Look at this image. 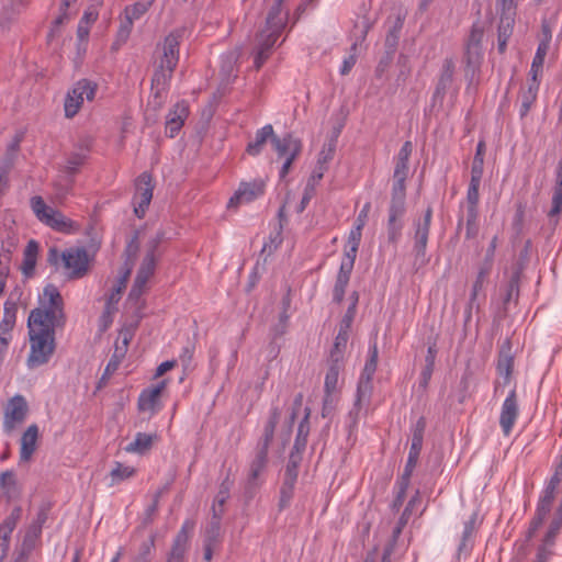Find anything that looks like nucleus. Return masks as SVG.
Instances as JSON below:
<instances>
[{"mask_svg":"<svg viewBox=\"0 0 562 562\" xmlns=\"http://www.w3.org/2000/svg\"><path fill=\"white\" fill-rule=\"evenodd\" d=\"M480 184H481V182L470 181V184L468 188V193H467V200H468L469 206L477 205L479 199H480V194H479Z\"/></svg>","mask_w":562,"mask_h":562,"instance_id":"nucleus-60","label":"nucleus"},{"mask_svg":"<svg viewBox=\"0 0 562 562\" xmlns=\"http://www.w3.org/2000/svg\"><path fill=\"white\" fill-rule=\"evenodd\" d=\"M348 338H349V331L339 329V331L335 338L334 347L330 351V360L331 361L341 362L342 357H344V351L347 346Z\"/></svg>","mask_w":562,"mask_h":562,"instance_id":"nucleus-41","label":"nucleus"},{"mask_svg":"<svg viewBox=\"0 0 562 562\" xmlns=\"http://www.w3.org/2000/svg\"><path fill=\"white\" fill-rule=\"evenodd\" d=\"M544 59H546L544 57L538 56L535 54L532 63H531L530 71H529L530 80H539L540 81V79L542 77V72H543Z\"/></svg>","mask_w":562,"mask_h":562,"instance_id":"nucleus-53","label":"nucleus"},{"mask_svg":"<svg viewBox=\"0 0 562 562\" xmlns=\"http://www.w3.org/2000/svg\"><path fill=\"white\" fill-rule=\"evenodd\" d=\"M555 497V490L552 487H544L542 492V496L540 497L538 507H537V518L535 520V528H537L546 518L551 509V505Z\"/></svg>","mask_w":562,"mask_h":562,"instance_id":"nucleus-34","label":"nucleus"},{"mask_svg":"<svg viewBox=\"0 0 562 562\" xmlns=\"http://www.w3.org/2000/svg\"><path fill=\"white\" fill-rule=\"evenodd\" d=\"M86 156L83 154H72L67 159L66 173L74 176L78 168L82 165Z\"/></svg>","mask_w":562,"mask_h":562,"instance_id":"nucleus-58","label":"nucleus"},{"mask_svg":"<svg viewBox=\"0 0 562 562\" xmlns=\"http://www.w3.org/2000/svg\"><path fill=\"white\" fill-rule=\"evenodd\" d=\"M378 367V346L376 342H372L368 349V359L364 363L363 370L360 374L356 398L353 406L350 409L348 417L352 425L358 423L359 416L363 409H367L373 391L372 379Z\"/></svg>","mask_w":562,"mask_h":562,"instance_id":"nucleus-6","label":"nucleus"},{"mask_svg":"<svg viewBox=\"0 0 562 562\" xmlns=\"http://www.w3.org/2000/svg\"><path fill=\"white\" fill-rule=\"evenodd\" d=\"M38 244L31 239L23 254V262H22V272L25 277H31L34 273L37 255H38Z\"/></svg>","mask_w":562,"mask_h":562,"instance_id":"nucleus-32","label":"nucleus"},{"mask_svg":"<svg viewBox=\"0 0 562 562\" xmlns=\"http://www.w3.org/2000/svg\"><path fill=\"white\" fill-rule=\"evenodd\" d=\"M296 480L293 479H285L283 480V484L281 486L280 491V507H285L290 504L293 493H294V486H295Z\"/></svg>","mask_w":562,"mask_h":562,"instance_id":"nucleus-48","label":"nucleus"},{"mask_svg":"<svg viewBox=\"0 0 562 562\" xmlns=\"http://www.w3.org/2000/svg\"><path fill=\"white\" fill-rule=\"evenodd\" d=\"M282 1L283 0H276V3L268 13L266 26L257 37L254 60L256 69H259L269 58L272 47L285 26L286 13L282 11Z\"/></svg>","mask_w":562,"mask_h":562,"instance_id":"nucleus-4","label":"nucleus"},{"mask_svg":"<svg viewBox=\"0 0 562 562\" xmlns=\"http://www.w3.org/2000/svg\"><path fill=\"white\" fill-rule=\"evenodd\" d=\"M135 473V469L133 467L124 465L120 462L115 463V467L112 469L111 476V486L119 484L120 482L133 476Z\"/></svg>","mask_w":562,"mask_h":562,"instance_id":"nucleus-43","label":"nucleus"},{"mask_svg":"<svg viewBox=\"0 0 562 562\" xmlns=\"http://www.w3.org/2000/svg\"><path fill=\"white\" fill-rule=\"evenodd\" d=\"M342 368L341 362L331 361V364L329 366L326 375H325V382H324V390L325 395L323 400V409L322 415L324 417L328 416L331 411L335 408L337 402H338V395H339V373Z\"/></svg>","mask_w":562,"mask_h":562,"instance_id":"nucleus-10","label":"nucleus"},{"mask_svg":"<svg viewBox=\"0 0 562 562\" xmlns=\"http://www.w3.org/2000/svg\"><path fill=\"white\" fill-rule=\"evenodd\" d=\"M272 145L278 156L284 159L290 155L296 157L302 148L301 142L292 135H286L282 138L274 135L272 138Z\"/></svg>","mask_w":562,"mask_h":562,"instance_id":"nucleus-22","label":"nucleus"},{"mask_svg":"<svg viewBox=\"0 0 562 562\" xmlns=\"http://www.w3.org/2000/svg\"><path fill=\"white\" fill-rule=\"evenodd\" d=\"M165 238V232L157 231L145 245V252L127 297V302L136 307H139L140 297L147 290L149 279L155 273L156 265L162 254L160 244Z\"/></svg>","mask_w":562,"mask_h":562,"instance_id":"nucleus-2","label":"nucleus"},{"mask_svg":"<svg viewBox=\"0 0 562 562\" xmlns=\"http://www.w3.org/2000/svg\"><path fill=\"white\" fill-rule=\"evenodd\" d=\"M155 438V435L137 432L134 440L131 441L124 449L130 453L144 454L150 450Z\"/></svg>","mask_w":562,"mask_h":562,"instance_id":"nucleus-31","label":"nucleus"},{"mask_svg":"<svg viewBox=\"0 0 562 562\" xmlns=\"http://www.w3.org/2000/svg\"><path fill=\"white\" fill-rule=\"evenodd\" d=\"M194 524L187 520L180 531L177 533L172 548L167 557L166 562H186V553L188 550L190 532L193 530Z\"/></svg>","mask_w":562,"mask_h":562,"instance_id":"nucleus-17","label":"nucleus"},{"mask_svg":"<svg viewBox=\"0 0 562 562\" xmlns=\"http://www.w3.org/2000/svg\"><path fill=\"white\" fill-rule=\"evenodd\" d=\"M44 225L60 233H70L74 228V222L66 217L60 211L54 207L49 215V218Z\"/></svg>","mask_w":562,"mask_h":562,"instance_id":"nucleus-35","label":"nucleus"},{"mask_svg":"<svg viewBox=\"0 0 562 562\" xmlns=\"http://www.w3.org/2000/svg\"><path fill=\"white\" fill-rule=\"evenodd\" d=\"M538 38H539V43H538V47L536 49V55L542 56L546 58V56L550 49V45H551V41H552V27L547 20H543L541 22V31H540Z\"/></svg>","mask_w":562,"mask_h":562,"instance_id":"nucleus-38","label":"nucleus"},{"mask_svg":"<svg viewBox=\"0 0 562 562\" xmlns=\"http://www.w3.org/2000/svg\"><path fill=\"white\" fill-rule=\"evenodd\" d=\"M456 70V64L453 59L446 58L442 64L441 74L437 83L436 94H443L446 90L451 86L453 75Z\"/></svg>","mask_w":562,"mask_h":562,"instance_id":"nucleus-33","label":"nucleus"},{"mask_svg":"<svg viewBox=\"0 0 562 562\" xmlns=\"http://www.w3.org/2000/svg\"><path fill=\"white\" fill-rule=\"evenodd\" d=\"M308 416H310V411L306 408L305 416H304L303 420L300 423L299 428H297V436H296V439L294 442V449L296 451H301L305 448L306 437H307V432H308V428H307Z\"/></svg>","mask_w":562,"mask_h":562,"instance_id":"nucleus-49","label":"nucleus"},{"mask_svg":"<svg viewBox=\"0 0 562 562\" xmlns=\"http://www.w3.org/2000/svg\"><path fill=\"white\" fill-rule=\"evenodd\" d=\"M30 206L33 211L35 217L42 223L45 224L49 218V215L53 211V207L47 205L44 199L40 195H34L30 199Z\"/></svg>","mask_w":562,"mask_h":562,"instance_id":"nucleus-39","label":"nucleus"},{"mask_svg":"<svg viewBox=\"0 0 562 562\" xmlns=\"http://www.w3.org/2000/svg\"><path fill=\"white\" fill-rule=\"evenodd\" d=\"M336 143L335 139L324 145L317 159L318 166H326L333 159L335 153Z\"/></svg>","mask_w":562,"mask_h":562,"instance_id":"nucleus-51","label":"nucleus"},{"mask_svg":"<svg viewBox=\"0 0 562 562\" xmlns=\"http://www.w3.org/2000/svg\"><path fill=\"white\" fill-rule=\"evenodd\" d=\"M124 357V348H119V345H116L114 353L105 367L102 380L108 379L117 370Z\"/></svg>","mask_w":562,"mask_h":562,"instance_id":"nucleus-44","label":"nucleus"},{"mask_svg":"<svg viewBox=\"0 0 562 562\" xmlns=\"http://www.w3.org/2000/svg\"><path fill=\"white\" fill-rule=\"evenodd\" d=\"M516 16L499 15L497 27V49L501 54L505 53L508 40L510 38Z\"/></svg>","mask_w":562,"mask_h":562,"instance_id":"nucleus-27","label":"nucleus"},{"mask_svg":"<svg viewBox=\"0 0 562 562\" xmlns=\"http://www.w3.org/2000/svg\"><path fill=\"white\" fill-rule=\"evenodd\" d=\"M40 439V428L36 424H31L24 430L20 439V462L27 463L37 449Z\"/></svg>","mask_w":562,"mask_h":562,"instance_id":"nucleus-19","label":"nucleus"},{"mask_svg":"<svg viewBox=\"0 0 562 562\" xmlns=\"http://www.w3.org/2000/svg\"><path fill=\"white\" fill-rule=\"evenodd\" d=\"M166 386L167 381L162 380L143 390L138 396V409L143 413H147L149 417L157 414L161 408L160 396Z\"/></svg>","mask_w":562,"mask_h":562,"instance_id":"nucleus-15","label":"nucleus"},{"mask_svg":"<svg viewBox=\"0 0 562 562\" xmlns=\"http://www.w3.org/2000/svg\"><path fill=\"white\" fill-rule=\"evenodd\" d=\"M274 137V131L271 124H267L259 128L256 134L255 138L248 143L246 151L250 156H258L262 149L268 139H271Z\"/></svg>","mask_w":562,"mask_h":562,"instance_id":"nucleus-26","label":"nucleus"},{"mask_svg":"<svg viewBox=\"0 0 562 562\" xmlns=\"http://www.w3.org/2000/svg\"><path fill=\"white\" fill-rule=\"evenodd\" d=\"M0 488L9 498H16L20 494L15 475L12 471H4L0 474Z\"/></svg>","mask_w":562,"mask_h":562,"instance_id":"nucleus-37","label":"nucleus"},{"mask_svg":"<svg viewBox=\"0 0 562 562\" xmlns=\"http://www.w3.org/2000/svg\"><path fill=\"white\" fill-rule=\"evenodd\" d=\"M15 308L10 306L9 302L4 304L3 317L0 322V334L12 335V330L15 325Z\"/></svg>","mask_w":562,"mask_h":562,"instance_id":"nucleus-42","label":"nucleus"},{"mask_svg":"<svg viewBox=\"0 0 562 562\" xmlns=\"http://www.w3.org/2000/svg\"><path fill=\"white\" fill-rule=\"evenodd\" d=\"M422 447H423V445L416 443V442H412V445H411L406 465H405L404 473H403L402 480H401V491H400L398 499L403 498L404 493L409 484V479H411L412 473L417 464Z\"/></svg>","mask_w":562,"mask_h":562,"instance_id":"nucleus-25","label":"nucleus"},{"mask_svg":"<svg viewBox=\"0 0 562 562\" xmlns=\"http://www.w3.org/2000/svg\"><path fill=\"white\" fill-rule=\"evenodd\" d=\"M405 213V199L392 196L387 221L389 240L395 243L401 236L403 224L401 218Z\"/></svg>","mask_w":562,"mask_h":562,"instance_id":"nucleus-18","label":"nucleus"},{"mask_svg":"<svg viewBox=\"0 0 562 562\" xmlns=\"http://www.w3.org/2000/svg\"><path fill=\"white\" fill-rule=\"evenodd\" d=\"M513 369V358L508 355H501L497 362V371L506 379L509 378Z\"/></svg>","mask_w":562,"mask_h":562,"instance_id":"nucleus-55","label":"nucleus"},{"mask_svg":"<svg viewBox=\"0 0 562 562\" xmlns=\"http://www.w3.org/2000/svg\"><path fill=\"white\" fill-rule=\"evenodd\" d=\"M484 37L483 30L473 25L471 29L470 35L465 43V52H464V64H465V77L473 79L475 74L479 71L480 66L483 60V47L482 42Z\"/></svg>","mask_w":562,"mask_h":562,"instance_id":"nucleus-8","label":"nucleus"},{"mask_svg":"<svg viewBox=\"0 0 562 562\" xmlns=\"http://www.w3.org/2000/svg\"><path fill=\"white\" fill-rule=\"evenodd\" d=\"M66 324L64 300L58 288L46 284L38 294L37 306L27 317L30 350L25 360L29 370L47 364L53 358L57 342L56 331Z\"/></svg>","mask_w":562,"mask_h":562,"instance_id":"nucleus-1","label":"nucleus"},{"mask_svg":"<svg viewBox=\"0 0 562 562\" xmlns=\"http://www.w3.org/2000/svg\"><path fill=\"white\" fill-rule=\"evenodd\" d=\"M15 528V517H8L0 525V539L10 540L11 533Z\"/></svg>","mask_w":562,"mask_h":562,"instance_id":"nucleus-61","label":"nucleus"},{"mask_svg":"<svg viewBox=\"0 0 562 562\" xmlns=\"http://www.w3.org/2000/svg\"><path fill=\"white\" fill-rule=\"evenodd\" d=\"M74 184V176L65 173L63 176H59L54 181V189H55V201L57 203H63V201L66 199V196L71 192Z\"/></svg>","mask_w":562,"mask_h":562,"instance_id":"nucleus-36","label":"nucleus"},{"mask_svg":"<svg viewBox=\"0 0 562 562\" xmlns=\"http://www.w3.org/2000/svg\"><path fill=\"white\" fill-rule=\"evenodd\" d=\"M370 210H371V203L370 202L364 203L356 218L355 227H359V228L363 229V227L367 224Z\"/></svg>","mask_w":562,"mask_h":562,"instance_id":"nucleus-63","label":"nucleus"},{"mask_svg":"<svg viewBox=\"0 0 562 562\" xmlns=\"http://www.w3.org/2000/svg\"><path fill=\"white\" fill-rule=\"evenodd\" d=\"M218 532H220V525H218V521H216L212 525V529H211L212 535L207 536V538L205 539V543H204L203 559L206 562H210L212 560L213 548L217 541L216 537L218 536Z\"/></svg>","mask_w":562,"mask_h":562,"instance_id":"nucleus-46","label":"nucleus"},{"mask_svg":"<svg viewBox=\"0 0 562 562\" xmlns=\"http://www.w3.org/2000/svg\"><path fill=\"white\" fill-rule=\"evenodd\" d=\"M378 367V346L376 342H372L368 349V359L364 363L363 370L360 374L356 398L353 406L350 409L348 417L352 425L358 423L359 416L363 409H367L373 391L372 379Z\"/></svg>","mask_w":562,"mask_h":562,"instance_id":"nucleus-5","label":"nucleus"},{"mask_svg":"<svg viewBox=\"0 0 562 562\" xmlns=\"http://www.w3.org/2000/svg\"><path fill=\"white\" fill-rule=\"evenodd\" d=\"M61 261L70 278H81L88 271L89 256L85 248H69L61 252Z\"/></svg>","mask_w":562,"mask_h":562,"instance_id":"nucleus-12","label":"nucleus"},{"mask_svg":"<svg viewBox=\"0 0 562 562\" xmlns=\"http://www.w3.org/2000/svg\"><path fill=\"white\" fill-rule=\"evenodd\" d=\"M265 192V183L261 180L251 182H241L234 195L227 203L228 209H236L241 204H247L261 196Z\"/></svg>","mask_w":562,"mask_h":562,"instance_id":"nucleus-16","label":"nucleus"},{"mask_svg":"<svg viewBox=\"0 0 562 562\" xmlns=\"http://www.w3.org/2000/svg\"><path fill=\"white\" fill-rule=\"evenodd\" d=\"M189 115V108L186 101L177 102L172 109H170L166 117V134L173 138L184 124Z\"/></svg>","mask_w":562,"mask_h":562,"instance_id":"nucleus-20","label":"nucleus"},{"mask_svg":"<svg viewBox=\"0 0 562 562\" xmlns=\"http://www.w3.org/2000/svg\"><path fill=\"white\" fill-rule=\"evenodd\" d=\"M183 33V30H175L164 38L161 45H157L156 52L159 56L158 66L151 79L153 87L165 90L168 86L179 61V46Z\"/></svg>","mask_w":562,"mask_h":562,"instance_id":"nucleus-3","label":"nucleus"},{"mask_svg":"<svg viewBox=\"0 0 562 562\" xmlns=\"http://www.w3.org/2000/svg\"><path fill=\"white\" fill-rule=\"evenodd\" d=\"M131 270L126 269V271L116 280L115 284L112 288L111 293L108 296L105 304V313L111 314L116 310V304L121 300V295L123 290L126 288L127 280L130 278Z\"/></svg>","mask_w":562,"mask_h":562,"instance_id":"nucleus-29","label":"nucleus"},{"mask_svg":"<svg viewBox=\"0 0 562 562\" xmlns=\"http://www.w3.org/2000/svg\"><path fill=\"white\" fill-rule=\"evenodd\" d=\"M97 90L98 85L95 82L89 79L78 80L65 97V116L72 119L80 111L85 100L92 101L94 99Z\"/></svg>","mask_w":562,"mask_h":562,"instance_id":"nucleus-7","label":"nucleus"},{"mask_svg":"<svg viewBox=\"0 0 562 562\" xmlns=\"http://www.w3.org/2000/svg\"><path fill=\"white\" fill-rule=\"evenodd\" d=\"M348 282L349 280L345 279V277H337L333 292L334 301L337 303L342 301Z\"/></svg>","mask_w":562,"mask_h":562,"instance_id":"nucleus-59","label":"nucleus"},{"mask_svg":"<svg viewBox=\"0 0 562 562\" xmlns=\"http://www.w3.org/2000/svg\"><path fill=\"white\" fill-rule=\"evenodd\" d=\"M29 406L22 395L13 396L4 409L3 414V431L11 434L18 426H20L27 416Z\"/></svg>","mask_w":562,"mask_h":562,"instance_id":"nucleus-11","label":"nucleus"},{"mask_svg":"<svg viewBox=\"0 0 562 562\" xmlns=\"http://www.w3.org/2000/svg\"><path fill=\"white\" fill-rule=\"evenodd\" d=\"M268 463V450L257 448L256 454L249 464L248 485L257 486L261 474L265 472Z\"/></svg>","mask_w":562,"mask_h":562,"instance_id":"nucleus-23","label":"nucleus"},{"mask_svg":"<svg viewBox=\"0 0 562 562\" xmlns=\"http://www.w3.org/2000/svg\"><path fill=\"white\" fill-rule=\"evenodd\" d=\"M132 29H133V24L131 22L124 21L121 23V26L116 34V40L114 42L115 48H119L121 45L126 43V41L128 40V37L131 35Z\"/></svg>","mask_w":562,"mask_h":562,"instance_id":"nucleus-52","label":"nucleus"},{"mask_svg":"<svg viewBox=\"0 0 562 562\" xmlns=\"http://www.w3.org/2000/svg\"><path fill=\"white\" fill-rule=\"evenodd\" d=\"M432 212L430 209H427L425 216L422 221H418L415 229V250L417 256L424 255L427 246L429 227L431 222Z\"/></svg>","mask_w":562,"mask_h":562,"instance_id":"nucleus-24","label":"nucleus"},{"mask_svg":"<svg viewBox=\"0 0 562 562\" xmlns=\"http://www.w3.org/2000/svg\"><path fill=\"white\" fill-rule=\"evenodd\" d=\"M413 146L409 140L405 142L395 157V168L393 175L392 196L405 199V181L408 176V160L412 155Z\"/></svg>","mask_w":562,"mask_h":562,"instance_id":"nucleus-9","label":"nucleus"},{"mask_svg":"<svg viewBox=\"0 0 562 562\" xmlns=\"http://www.w3.org/2000/svg\"><path fill=\"white\" fill-rule=\"evenodd\" d=\"M483 165L484 161H480V158L473 159L470 181L481 182L483 176Z\"/></svg>","mask_w":562,"mask_h":562,"instance_id":"nucleus-64","label":"nucleus"},{"mask_svg":"<svg viewBox=\"0 0 562 562\" xmlns=\"http://www.w3.org/2000/svg\"><path fill=\"white\" fill-rule=\"evenodd\" d=\"M519 404L516 390H512L504 400L499 413V426L503 435L508 437L519 417Z\"/></svg>","mask_w":562,"mask_h":562,"instance_id":"nucleus-14","label":"nucleus"},{"mask_svg":"<svg viewBox=\"0 0 562 562\" xmlns=\"http://www.w3.org/2000/svg\"><path fill=\"white\" fill-rule=\"evenodd\" d=\"M425 429L426 419L424 417H419L412 429V442L423 445Z\"/></svg>","mask_w":562,"mask_h":562,"instance_id":"nucleus-57","label":"nucleus"},{"mask_svg":"<svg viewBox=\"0 0 562 562\" xmlns=\"http://www.w3.org/2000/svg\"><path fill=\"white\" fill-rule=\"evenodd\" d=\"M281 411L278 406H272L269 413V418L265 425L262 437L258 442L257 448H265L269 450V446L273 439L276 427L279 423Z\"/></svg>","mask_w":562,"mask_h":562,"instance_id":"nucleus-28","label":"nucleus"},{"mask_svg":"<svg viewBox=\"0 0 562 562\" xmlns=\"http://www.w3.org/2000/svg\"><path fill=\"white\" fill-rule=\"evenodd\" d=\"M351 299H352L351 304L349 305L348 310L346 311V313L340 322V325H339L340 330L349 331L350 327L352 325L353 318L356 316L358 294L356 292H353L351 295Z\"/></svg>","mask_w":562,"mask_h":562,"instance_id":"nucleus-45","label":"nucleus"},{"mask_svg":"<svg viewBox=\"0 0 562 562\" xmlns=\"http://www.w3.org/2000/svg\"><path fill=\"white\" fill-rule=\"evenodd\" d=\"M77 0H63L60 4V13L54 21V26L58 27L61 25L65 21H67L70 16V13L68 10L71 8L72 4H75Z\"/></svg>","mask_w":562,"mask_h":562,"instance_id":"nucleus-56","label":"nucleus"},{"mask_svg":"<svg viewBox=\"0 0 562 562\" xmlns=\"http://www.w3.org/2000/svg\"><path fill=\"white\" fill-rule=\"evenodd\" d=\"M517 0H497L496 7L499 15L516 16Z\"/></svg>","mask_w":562,"mask_h":562,"instance_id":"nucleus-54","label":"nucleus"},{"mask_svg":"<svg viewBox=\"0 0 562 562\" xmlns=\"http://www.w3.org/2000/svg\"><path fill=\"white\" fill-rule=\"evenodd\" d=\"M151 176L143 172L136 180V192L134 195V213L138 218L144 217L153 199Z\"/></svg>","mask_w":562,"mask_h":562,"instance_id":"nucleus-13","label":"nucleus"},{"mask_svg":"<svg viewBox=\"0 0 562 562\" xmlns=\"http://www.w3.org/2000/svg\"><path fill=\"white\" fill-rule=\"evenodd\" d=\"M154 0H140L132 5H128L124 10V16L126 22H131L140 19L153 4Z\"/></svg>","mask_w":562,"mask_h":562,"instance_id":"nucleus-40","label":"nucleus"},{"mask_svg":"<svg viewBox=\"0 0 562 562\" xmlns=\"http://www.w3.org/2000/svg\"><path fill=\"white\" fill-rule=\"evenodd\" d=\"M561 528H562V517L555 514V517L551 521L549 530L546 533L544 543L542 546L551 548L554 544V539Z\"/></svg>","mask_w":562,"mask_h":562,"instance_id":"nucleus-50","label":"nucleus"},{"mask_svg":"<svg viewBox=\"0 0 562 562\" xmlns=\"http://www.w3.org/2000/svg\"><path fill=\"white\" fill-rule=\"evenodd\" d=\"M539 80H530L528 79L527 85L525 87H521L519 91V116L520 119H525L529 111L531 110L532 105L535 104L538 92H539Z\"/></svg>","mask_w":562,"mask_h":562,"instance_id":"nucleus-21","label":"nucleus"},{"mask_svg":"<svg viewBox=\"0 0 562 562\" xmlns=\"http://www.w3.org/2000/svg\"><path fill=\"white\" fill-rule=\"evenodd\" d=\"M562 211V161L559 162L555 171V183L552 191V205L548 213L549 217L559 216Z\"/></svg>","mask_w":562,"mask_h":562,"instance_id":"nucleus-30","label":"nucleus"},{"mask_svg":"<svg viewBox=\"0 0 562 562\" xmlns=\"http://www.w3.org/2000/svg\"><path fill=\"white\" fill-rule=\"evenodd\" d=\"M9 261H10V250L4 249V247H2V250L0 252V295L4 292V289H5L7 278L9 274V267H8Z\"/></svg>","mask_w":562,"mask_h":562,"instance_id":"nucleus-47","label":"nucleus"},{"mask_svg":"<svg viewBox=\"0 0 562 562\" xmlns=\"http://www.w3.org/2000/svg\"><path fill=\"white\" fill-rule=\"evenodd\" d=\"M314 194H315V189H313L312 183H306L302 200L296 207L297 213H302L306 209V206L308 205V203L312 200V198L314 196Z\"/></svg>","mask_w":562,"mask_h":562,"instance_id":"nucleus-62","label":"nucleus"}]
</instances>
